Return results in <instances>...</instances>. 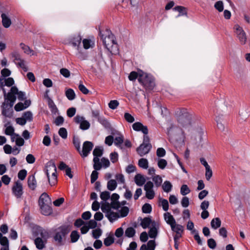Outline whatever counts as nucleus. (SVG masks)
<instances>
[{
  "label": "nucleus",
  "mask_w": 250,
  "mask_h": 250,
  "mask_svg": "<svg viewBox=\"0 0 250 250\" xmlns=\"http://www.w3.org/2000/svg\"><path fill=\"white\" fill-rule=\"evenodd\" d=\"M175 116L178 126L185 128L190 126L195 119L193 113L184 108L177 109Z\"/></svg>",
  "instance_id": "f257e3e1"
},
{
  "label": "nucleus",
  "mask_w": 250,
  "mask_h": 250,
  "mask_svg": "<svg viewBox=\"0 0 250 250\" xmlns=\"http://www.w3.org/2000/svg\"><path fill=\"white\" fill-rule=\"evenodd\" d=\"M138 81L140 83L142 84L146 89L149 90L152 89L155 85L154 80L151 76L141 70H139V78H138Z\"/></svg>",
  "instance_id": "f03ea898"
},
{
  "label": "nucleus",
  "mask_w": 250,
  "mask_h": 250,
  "mask_svg": "<svg viewBox=\"0 0 250 250\" xmlns=\"http://www.w3.org/2000/svg\"><path fill=\"white\" fill-rule=\"evenodd\" d=\"M104 44L106 48L111 53H114L117 50V45L115 41L114 35L108 31V35L105 37L104 35L101 36Z\"/></svg>",
  "instance_id": "7ed1b4c3"
},
{
  "label": "nucleus",
  "mask_w": 250,
  "mask_h": 250,
  "mask_svg": "<svg viewBox=\"0 0 250 250\" xmlns=\"http://www.w3.org/2000/svg\"><path fill=\"white\" fill-rule=\"evenodd\" d=\"M101 204V210L105 214V216L109 221L113 222L119 217V213L111 210L112 207L107 202H103Z\"/></svg>",
  "instance_id": "20e7f679"
},
{
  "label": "nucleus",
  "mask_w": 250,
  "mask_h": 250,
  "mask_svg": "<svg viewBox=\"0 0 250 250\" xmlns=\"http://www.w3.org/2000/svg\"><path fill=\"white\" fill-rule=\"evenodd\" d=\"M151 148L149 137L146 136L143 137V143L137 148L136 151L140 156H143L148 153Z\"/></svg>",
  "instance_id": "39448f33"
},
{
  "label": "nucleus",
  "mask_w": 250,
  "mask_h": 250,
  "mask_svg": "<svg viewBox=\"0 0 250 250\" xmlns=\"http://www.w3.org/2000/svg\"><path fill=\"white\" fill-rule=\"evenodd\" d=\"M68 232V230L65 227H61L58 229L54 236V239L57 244H62V239Z\"/></svg>",
  "instance_id": "423d86ee"
},
{
  "label": "nucleus",
  "mask_w": 250,
  "mask_h": 250,
  "mask_svg": "<svg viewBox=\"0 0 250 250\" xmlns=\"http://www.w3.org/2000/svg\"><path fill=\"white\" fill-rule=\"evenodd\" d=\"M74 120L76 124L80 125V128L82 130H87L90 127V123L83 116L77 115L74 118Z\"/></svg>",
  "instance_id": "0eeeda50"
},
{
  "label": "nucleus",
  "mask_w": 250,
  "mask_h": 250,
  "mask_svg": "<svg viewBox=\"0 0 250 250\" xmlns=\"http://www.w3.org/2000/svg\"><path fill=\"white\" fill-rule=\"evenodd\" d=\"M94 146L93 144L90 141H85L83 145L82 150L79 152L82 157H86L90 153Z\"/></svg>",
  "instance_id": "6e6552de"
},
{
  "label": "nucleus",
  "mask_w": 250,
  "mask_h": 250,
  "mask_svg": "<svg viewBox=\"0 0 250 250\" xmlns=\"http://www.w3.org/2000/svg\"><path fill=\"white\" fill-rule=\"evenodd\" d=\"M153 183L148 181L144 186V190L146 191V197L148 199H152L155 196V192L153 189Z\"/></svg>",
  "instance_id": "1a4fd4ad"
},
{
  "label": "nucleus",
  "mask_w": 250,
  "mask_h": 250,
  "mask_svg": "<svg viewBox=\"0 0 250 250\" xmlns=\"http://www.w3.org/2000/svg\"><path fill=\"white\" fill-rule=\"evenodd\" d=\"M12 193L17 198H21L23 194V188L22 184L17 181L15 183L12 188Z\"/></svg>",
  "instance_id": "9d476101"
},
{
  "label": "nucleus",
  "mask_w": 250,
  "mask_h": 250,
  "mask_svg": "<svg viewBox=\"0 0 250 250\" xmlns=\"http://www.w3.org/2000/svg\"><path fill=\"white\" fill-rule=\"evenodd\" d=\"M132 128L136 131H141L144 134V137L148 136L147 135L148 133V130L147 127L146 125H144L140 122H136L132 125Z\"/></svg>",
  "instance_id": "9b49d317"
},
{
  "label": "nucleus",
  "mask_w": 250,
  "mask_h": 250,
  "mask_svg": "<svg viewBox=\"0 0 250 250\" xmlns=\"http://www.w3.org/2000/svg\"><path fill=\"white\" fill-rule=\"evenodd\" d=\"M13 57L14 58L15 63L17 65L21 67L24 71H27L28 67L25 64V61L20 57V55L16 54L13 56Z\"/></svg>",
  "instance_id": "f8f14e48"
},
{
  "label": "nucleus",
  "mask_w": 250,
  "mask_h": 250,
  "mask_svg": "<svg viewBox=\"0 0 250 250\" xmlns=\"http://www.w3.org/2000/svg\"><path fill=\"white\" fill-rule=\"evenodd\" d=\"M81 41V36L79 35H76L71 38L69 43L76 49H79L80 47Z\"/></svg>",
  "instance_id": "ddd939ff"
},
{
  "label": "nucleus",
  "mask_w": 250,
  "mask_h": 250,
  "mask_svg": "<svg viewBox=\"0 0 250 250\" xmlns=\"http://www.w3.org/2000/svg\"><path fill=\"white\" fill-rule=\"evenodd\" d=\"M46 173L49 175L57 173L56 167L53 161L51 160L46 164Z\"/></svg>",
  "instance_id": "4468645a"
},
{
  "label": "nucleus",
  "mask_w": 250,
  "mask_h": 250,
  "mask_svg": "<svg viewBox=\"0 0 250 250\" xmlns=\"http://www.w3.org/2000/svg\"><path fill=\"white\" fill-rule=\"evenodd\" d=\"M159 226L158 223L156 222H153L152 227H150V229L148 231V235L151 238H155L158 234V229Z\"/></svg>",
  "instance_id": "2eb2a0df"
},
{
  "label": "nucleus",
  "mask_w": 250,
  "mask_h": 250,
  "mask_svg": "<svg viewBox=\"0 0 250 250\" xmlns=\"http://www.w3.org/2000/svg\"><path fill=\"white\" fill-rule=\"evenodd\" d=\"M46 204H51V200L46 193H43L39 198V206Z\"/></svg>",
  "instance_id": "dca6fc26"
},
{
  "label": "nucleus",
  "mask_w": 250,
  "mask_h": 250,
  "mask_svg": "<svg viewBox=\"0 0 250 250\" xmlns=\"http://www.w3.org/2000/svg\"><path fill=\"white\" fill-rule=\"evenodd\" d=\"M119 198V195L117 193H113L111 197L112 202L110 205L112 208L115 209H118L120 208V202L118 201Z\"/></svg>",
  "instance_id": "f3484780"
},
{
  "label": "nucleus",
  "mask_w": 250,
  "mask_h": 250,
  "mask_svg": "<svg viewBox=\"0 0 250 250\" xmlns=\"http://www.w3.org/2000/svg\"><path fill=\"white\" fill-rule=\"evenodd\" d=\"M2 113L5 117H10L12 114V107H9V104L6 102H4L1 106Z\"/></svg>",
  "instance_id": "a211bd4d"
},
{
  "label": "nucleus",
  "mask_w": 250,
  "mask_h": 250,
  "mask_svg": "<svg viewBox=\"0 0 250 250\" xmlns=\"http://www.w3.org/2000/svg\"><path fill=\"white\" fill-rule=\"evenodd\" d=\"M51 204L42 205L40 206L41 212L44 215H49L52 212Z\"/></svg>",
  "instance_id": "6ab92c4d"
},
{
  "label": "nucleus",
  "mask_w": 250,
  "mask_h": 250,
  "mask_svg": "<svg viewBox=\"0 0 250 250\" xmlns=\"http://www.w3.org/2000/svg\"><path fill=\"white\" fill-rule=\"evenodd\" d=\"M0 244L2 246L0 250H9L8 240L6 237L3 236L0 232Z\"/></svg>",
  "instance_id": "aec40b11"
},
{
  "label": "nucleus",
  "mask_w": 250,
  "mask_h": 250,
  "mask_svg": "<svg viewBox=\"0 0 250 250\" xmlns=\"http://www.w3.org/2000/svg\"><path fill=\"white\" fill-rule=\"evenodd\" d=\"M1 22L4 27L7 28L10 26L12 21L9 17H8L5 14L2 13L1 15Z\"/></svg>",
  "instance_id": "412c9836"
},
{
  "label": "nucleus",
  "mask_w": 250,
  "mask_h": 250,
  "mask_svg": "<svg viewBox=\"0 0 250 250\" xmlns=\"http://www.w3.org/2000/svg\"><path fill=\"white\" fill-rule=\"evenodd\" d=\"M134 181L137 186H142L146 183V179L143 175L137 174L135 176Z\"/></svg>",
  "instance_id": "4be33fe9"
},
{
  "label": "nucleus",
  "mask_w": 250,
  "mask_h": 250,
  "mask_svg": "<svg viewBox=\"0 0 250 250\" xmlns=\"http://www.w3.org/2000/svg\"><path fill=\"white\" fill-rule=\"evenodd\" d=\"M16 97L13 93L9 92L6 96L4 102L9 104V107H12L16 101Z\"/></svg>",
  "instance_id": "5701e85b"
},
{
  "label": "nucleus",
  "mask_w": 250,
  "mask_h": 250,
  "mask_svg": "<svg viewBox=\"0 0 250 250\" xmlns=\"http://www.w3.org/2000/svg\"><path fill=\"white\" fill-rule=\"evenodd\" d=\"M164 218L167 223L169 225L170 227L176 223L173 216L169 212L164 214Z\"/></svg>",
  "instance_id": "b1692460"
},
{
  "label": "nucleus",
  "mask_w": 250,
  "mask_h": 250,
  "mask_svg": "<svg viewBox=\"0 0 250 250\" xmlns=\"http://www.w3.org/2000/svg\"><path fill=\"white\" fill-rule=\"evenodd\" d=\"M155 221H152L149 217H145L142 220L141 225L143 229H145L148 228L149 226H150V227H152V224Z\"/></svg>",
  "instance_id": "393cba45"
},
{
  "label": "nucleus",
  "mask_w": 250,
  "mask_h": 250,
  "mask_svg": "<svg viewBox=\"0 0 250 250\" xmlns=\"http://www.w3.org/2000/svg\"><path fill=\"white\" fill-rule=\"evenodd\" d=\"M28 185L29 188L32 190H34L37 186V182L33 175L29 176L28 178Z\"/></svg>",
  "instance_id": "a878e982"
},
{
  "label": "nucleus",
  "mask_w": 250,
  "mask_h": 250,
  "mask_svg": "<svg viewBox=\"0 0 250 250\" xmlns=\"http://www.w3.org/2000/svg\"><path fill=\"white\" fill-rule=\"evenodd\" d=\"M170 227L171 230L175 233L178 232L183 233L184 230V227L181 225L177 224L176 223Z\"/></svg>",
  "instance_id": "bb28decb"
},
{
  "label": "nucleus",
  "mask_w": 250,
  "mask_h": 250,
  "mask_svg": "<svg viewBox=\"0 0 250 250\" xmlns=\"http://www.w3.org/2000/svg\"><path fill=\"white\" fill-rule=\"evenodd\" d=\"M173 10L175 11H177L179 13V14L176 16V18H178L181 16H186L187 15V9L183 6H176L173 8Z\"/></svg>",
  "instance_id": "cd10ccee"
},
{
  "label": "nucleus",
  "mask_w": 250,
  "mask_h": 250,
  "mask_svg": "<svg viewBox=\"0 0 250 250\" xmlns=\"http://www.w3.org/2000/svg\"><path fill=\"white\" fill-rule=\"evenodd\" d=\"M221 225V221L219 218L216 217L213 218L210 222V225L212 229H216L219 228Z\"/></svg>",
  "instance_id": "c85d7f7f"
},
{
  "label": "nucleus",
  "mask_w": 250,
  "mask_h": 250,
  "mask_svg": "<svg viewBox=\"0 0 250 250\" xmlns=\"http://www.w3.org/2000/svg\"><path fill=\"white\" fill-rule=\"evenodd\" d=\"M34 243L36 248L39 250H42L45 247L44 242L40 237H37L35 239Z\"/></svg>",
  "instance_id": "c756f323"
},
{
  "label": "nucleus",
  "mask_w": 250,
  "mask_h": 250,
  "mask_svg": "<svg viewBox=\"0 0 250 250\" xmlns=\"http://www.w3.org/2000/svg\"><path fill=\"white\" fill-rule=\"evenodd\" d=\"M48 180L49 184L51 186H54L57 182V173L50 174V175H47Z\"/></svg>",
  "instance_id": "7c9ffc66"
},
{
  "label": "nucleus",
  "mask_w": 250,
  "mask_h": 250,
  "mask_svg": "<svg viewBox=\"0 0 250 250\" xmlns=\"http://www.w3.org/2000/svg\"><path fill=\"white\" fill-rule=\"evenodd\" d=\"M65 96L70 101L74 100L76 97L74 91L71 88H68L65 91Z\"/></svg>",
  "instance_id": "2f4dec72"
},
{
  "label": "nucleus",
  "mask_w": 250,
  "mask_h": 250,
  "mask_svg": "<svg viewBox=\"0 0 250 250\" xmlns=\"http://www.w3.org/2000/svg\"><path fill=\"white\" fill-rule=\"evenodd\" d=\"M135 233L136 231L133 228L129 227L127 228L125 230V235L127 237L131 238L135 235Z\"/></svg>",
  "instance_id": "473e14b6"
},
{
  "label": "nucleus",
  "mask_w": 250,
  "mask_h": 250,
  "mask_svg": "<svg viewBox=\"0 0 250 250\" xmlns=\"http://www.w3.org/2000/svg\"><path fill=\"white\" fill-rule=\"evenodd\" d=\"M83 48L85 49H88L90 47H93L94 45V43L92 41L86 39L83 40Z\"/></svg>",
  "instance_id": "72a5a7b5"
},
{
  "label": "nucleus",
  "mask_w": 250,
  "mask_h": 250,
  "mask_svg": "<svg viewBox=\"0 0 250 250\" xmlns=\"http://www.w3.org/2000/svg\"><path fill=\"white\" fill-rule=\"evenodd\" d=\"M93 168L96 170H99L101 169L102 167V163L100 162V159L99 158H97L96 157H94L93 158Z\"/></svg>",
  "instance_id": "f704fd0d"
},
{
  "label": "nucleus",
  "mask_w": 250,
  "mask_h": 250,
  "mask_svg": "<svg viewBox=\"0 0 250 250\" xmlns=\"http://www.w3.org/2000/svg\"><path fill=\"white\" fill-rule=\"evenodd\" d=\"M138 166L140 167L146 169L148 167V162L146 159L141 158L138 161Z\"/></svg>",
  "instance_id": "c9c22d12"
},
{
  "label": "nucleus",
  "mask_w": 250,
  "mask_h": 250,
  "mask_svg": "<svg viewBox=\"0 0 250 250\" xmlns=\"http://www.w3.org/2000/svg\"><path fill=\"white\" fill-rule=\"evenodd\" d=\"M117 184L115 180H110L107 184V188L108 190L113 191L117 188Z\"/></svg>",
  "instance_id": "e433bc0d"
},
{
  "label": "nucleus",
  "mask_w": 250,
  "mask_h": 250,
  "mask_svg": "<svg viewBox=\"0 0 250 250\" xmlns=\"http://www.w3.org/2000/svg\"><path fill=\"white\" fill-rule=\"evenodd\" d=\"M152 179L156 187H159L161 185L163 180L160 175H154V176L152 177Z\"/></svg>",
  "instance_id": "4c0bfd02"
},
{
  "label": "nucleus",
  "mask_w": 250,
  "mask_h": 250,
  "mask_svg": "<svg viewBox=\"0 0 250 250\" xmlns=\"http://www.w3.org/2000/svg\"><path fill=\"white\" fill-rule=\"evenodd\" d=\"M172 187V184L170 182L168 181H165L163 185H162V188L164 191L167 193L170 192L171 190Z\"/></svg>",
  "instance_id": "58836bf2"
},
{
  "label": "nucleus",
  "mask_w": 250,
  "mask_h": 250,
  "mask_svg": "<svg viewBox=\"0 0 250 250\" xmlns=\"http://www.w3.org/2000/svg\"><path fill=\"white\" fill-rule=\"evenodd\" d=\"M114 239L112 235L108 236V237L105 238L104 240V244L106 247H108L111 245L112 244L114 243Z\"/></svg>",
  "instance_id": "ea45409f"
},
{
  "label": "nucleus",
  "mask_w": 250,
  "mask_h": 250,
  "mask_svg": "<svg viewBox=\"0 0 250 250\" xmlns=\"http://www.w3.org/2000/svg\"><path fill=\"white\" fill-rule=\"evenodd\" d=\"M20 46L25 53L27 54H31V55H34L33 50H31L28 46L22 43L20 44Z\"/></svg>",
  "instance_id": "a19ab883"
},
{
  "label": "nucleus",
  "mask_w": 250,
  "mask_h": 250,
  "mask_svg": "<svg viewBox=\"0 0 250 250\" xmlns=\"http://www.w3.org/2000/svg\"><path fill=\"white\" fill-rule=\"evenodd\" d=\"M71 241L72 243L76 242L80 238V235L76 230H73L70 234Z\"/></svg>",
  "instance_id": "79ce46f5"
},
{
  "label": "nucleus",
  "mask_w": 250,
  "mask_h": 250,
  "mask_svg": "<svg viewBox=\"0 0 250 250\" xmlns=\"http://www.w3.org/2000/svg\"><path fill=\"white\" fill-rule=\"evenodd\" d=\"M22 117L26 122H31L33 120V114L30 111H26L23 114Z\"/></svg>",
  "instance_id": "37998d69"
},
{
  "label": "nucleus",
  "mask_w": 250,
  "mask_h": 250,
  "mask_svg": "<svg viewBox=\"0 0 250 250\" xmlns=\"http://www.w3.org/2000/svg\"><path fill=\"white\" fill-rule=\"evenodd\" d=\"M103 149L99 146H96L93 151L94 157H96L97 158L101 157L103 155Z\"/></svg>",
  "instance_id": "c03bdc74"
},
{
  "label": "nucleus",
  "mask_w": 250,
  "mask_h": 250,
  "mask_svg": "<svg viewBox=\"0 0 250 250\" xmlns=\"http://www.w3.org/2000/svg\"><path fill=\"white\" fill-rule=\"evenodd\" d=\"M110 196V193L109 191H105L101 192L100 194V198L103 200L101 203L103 202H106V201L109 199Z\"/></svg>",
  "instance_id": "a18cd8bd"
},
{
  "label": "nucleus",
  "mask_w": 250,
  "mask_h": 250,
  "mask_svg": "<svg viewBox=\"0 0 250 250\" xmlns=\"http://www.w3.org/2000/svg\"><path fill=\"white\" fill-rule=\"evenodd\" d=\"M2 79H3V83L4 86L9 87L12 86L14 83V81L12 78L9 77L7 79L2 78Z\"/></svg>",
  "instance_id": "49530a36"
},
{
  "label": "nucleus",
  "mask_w": 250,
  "mask_h": 250,
  "mask_svg": "<svg viewBox=\"0 0 250 250\" xmlns=\"http://www.w3.org/2000/svg\"><path fill=\"white\" fill-rule=\"evenodd\" d=\"M151 210L152 207L149 204L146 203L142 207V211L145 213H149Z\"/></svg>",
  "instance_id": "de8ad7c7"
},
{
  "label": "nucleus",
  "mask_w": 250,
  "mask_h": 250,
  "mask_svg": "<svg viewBox=\"0 0 250 250\" xmlns=\"http://www.w3.org/2000/svg\"><path fill=\"white\" fill-rule=\"evenodd\" d=\"M167 165V161L164 159H160L158 161V166L162 169H164Z\"/></svg>",
  "instance_id": "09e8293b"
},
{
  "label": "nucleus",
  "mask_w": 250,
  "mask_h": 250,
  "mask_svg": "<svg viewBox=\"0 0 250 250\" xmlns=\"http://www.w3.org/2000/svg\"><path fill=\"white\" fill-rule=\"evenodd\" d=\"M190 192V190L187 185H183L182 186L180 189L181 194L182 195H186Z\"/></svg>",
  "instance_id": "8fccbe9b"
},
{
  "label": "nucleus",
  "mask_w": 250,
  "mask_h": 250,
  "mask_svg": "<svg viewBox=\"0 0 250 250\" xmlns=\"http://www.w3.org/2000/svg\"><path fill=\"white\" fill-rule=\"evenodd\" d=\"M77 49V52L76 53V56L80 59L83 60L85 59V55L82 52L81 47L79 49Z\"/></svg>",
  "instance_id": "3c124183"
},
{
  "label": "nucleus",
  "mask_w": 250,
  "mask_h": 250,
  "mask_svg": "<svg viewBox=\"0 0 250 250\" xmlns=\"http://www.w3.org/2000/svg\"><path fill=\"white\" fill-rule=\"evenodd\" d=\"M58 133L59 135L63 139H66L67 137V132L66 129L64 127L60 128Z\"/></svg>",
  "instance_id": "603ef678"
},
{
  "label": "nucleus",
  "mask_w": 250,
  "mask_h": 250,
  "mask_svg": "<svg viewBox=\"0 0 250 250\" xmlns=\"http://www.w3.org/2000/svg\"><path fill=\"white\" fill-rule=\"evenodd\" d=\"M137 78H139V70H138L137 72L135 71L131 72L128 76V79L130 81L135 80Z\"/></svg>",
  "instance_id": "864d4df0"
},
{
  "label": "nucleus",
  "mask_w": 250,
  "mask_h": 250,
  "mask_svg": "<svg viewBox=\"0 0 250 250\" xmlns=\"http://www.w3.org/2000/svg\"><path fill=\"white\" fill-rule=\"evenodd\" d=\"M240 43L242 44H245L247 42V37L245 32L242 33V34L237 36Z\"/></svg>",
  "instance_id": "5fc2aeb1"
},
{
  "label": "nucleus",
  "mask_w": 250,
  "mask_h": 250,
  "mask_svg": "<svg viewBox=\"0 0 250 250\" xmlns=\"http://www.w3.org/2000/svg\"><path fill=\"white\" fill-rule=\"evenodd\" d=\"M73 143L77 151L80 152L81 150L80 141L79 138L74 137L73 139Z\"/></svg>",
  "instance_id": "6e6d98bb"
},
{
  "label": "nucleus",
  "mask_w": 250,
  "mask_h": 250,
  "mask_svg": "<svg viewBox=\"0 0 250 250\" xmlns=\"http://www.w3.org/2000/svg\"><path fill=\"white\" fill-rule=\"evenodd\" d=\"M60 72L62 75L66 78H69L70 76V72L66 68H61L60 70Z\"/></svg>",
  "instance_id": "4d7b16f0"
},
{
  "label": "nucleus",
  "mask_w": 250,
  "mask_h": 250,
  "mask_svg": "<svg viewBox=\"0 0 250 250\" xmlns=\"http://www.w3.org/2000/svg\"><path fill=\"white\" fill-rule=\"evenodd\" d=\"M124 141V138L122 136L116 137L114 139V144L120 147Z\"/></svg>",
  "instance_id": "13d9d810"
},
{
  "label": "nucleus",
  "mask_w": 250,
  "mask_h": 250,
  "mask_svg": "<svg viewBox=\"0 0 250 250\" xmlns=\"http://www.w3.org/2000/svg\"><path fill=\"white\" fill-rule=\"evenodd\" d=\"M129 212V208L127 207H123L120 210L121 217H124L127 215Z\"/></svg>",
  "instance_id": "bf43d9fd"
},
{
  "label": "nucleus",
  "mask_w": 250,
  "mask_h": 250,
  "mask_svg": "<svg viewBox=\"0 0 250 250\" xmlns=\"http://www.w3.org/2000/svg\"><path fill=\"white\" fill-rule=\"evenodd\" d=\"M214 7L219 11L222 12L224 9L222 1H217L214 4Z\"/></svg>",
  "instance_id": "052dcab7"
},
{
  "label": "nucleus",
  "mask_w": 250,
  "mask_h": 250,
  "mask_svg": "<svg viewBox=\"0 0 250 250\" xmlns=\"http://www.w3.org/2000/svg\"><path fill=\"white\" fill-rule=\"evenodd\" d=\"M102 230L100 229H94L92 231V236L95 239H97L102 235Z\"/></svg>",
  "instance_id": "680f3d73"
},
{
  "label": "nucleus",
  "mask_w": 250,
  "mask_h": 250,
  "mask_svg": "<svg viewBox=\"0 0 250 250\" xmlns=\"http://www.w3.org/2000/svg\"><path fill=\"white\" fill-rule=\"evenodd\" d=\"M119 104V102L117 100H111L108 104L109 107L112 109L117 108Z\"/></svg>",
  "instance_id": "e2e57ef3"
},
{
  "label": "nucleus",
  "mask_w": 250,
  "mask_h": 250,
  "mask_svg": "<svg viewBox=\"0 0 250 250\" xmlns=\"http://www.w3.org/2000/svg\"><path fill=\"white\" fill-rule=\"evenodd\" d=\"M116 179L118 183L124 184L125 183V179L124 176L122 174H117L116 175Z\"/></svg>",
  "instance_id": "0e129e2a"
},
{
  "label": "nucleus",
  "mask_w": 250,
  "mask_h": 250,
  "mask_svg": "<svg viewBox=\"0 0 250 250\" xmlns=\"http://www.w3.org/2000/svg\"><path fill=\"white\" fill-rule=\"evenodd\" d=\"M124 118L125 120L129 123H133L135 120L134 118L129 113H125Z\"/></svg>",
  "instance_id": "69168bd1"
},
{
  "label": "nucleus",
  "mask_w": 250,
  "mask_h": 250,
  "mask_svg": "<svg viewBox=\"0 0 250 250\" xmlns=\"http://www.w3.org/2000/svg\"><path fill=\"white\" fill-rule=\"evenodd\" d=\"M76 112V109L75 107H70L67 110L66 114L68 117L71 118L73 117Z\"/></svg>",
  "instance_id": "338daca9"
},
{
  "label": "nucleus",
  "mask_w": 250,
  "mask_h": 250,
  "mask_svg": "<svg viewBox=\"0 0 250 250\" xmlns=\"http://www.w3.org/2000/svg\"><path fill=\"white\" fill-rule=\"evenodd\" d=\"M146 246L149 250H154L156 247L155 240H149L147 242Z\"/></svg>",
  "instance_id": "774afa93"
}]
</instances>
